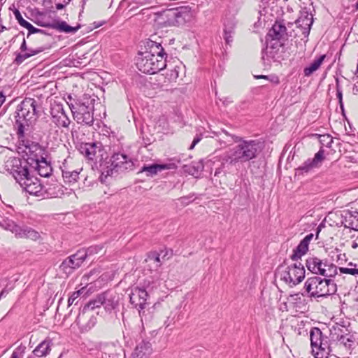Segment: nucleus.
<instances>
[{"label":"nucleus","instance_id":"34","mask_svg":"<svg viewBox=\"0 0 358 358\" xmlns=\"http://www.w3.org/2000/svg\"><path fill=\"white\" fill-rule=\"evenodd\" d=\"M101 306H102V301L101 299L100 294L97 295L96 298L93 300H91L86 304L85 306V309H89L91 310H94L97 308H99Z\"/></svg>","mask_w":358,"mask_h":358},{"label":"nucleus","instance_id":"22","mask_svg":"<svg viewBox=\"0 0 358 358\" xmlns=\"http://www.w3.org/2000/svg\"><path fill=\"white\" fill-rule=\"evenodd\" d=\"M236 26V21L235 19L227 20L224 23V38L227 44H229L233 41L232 34Z\"/></svg>","mask_w":358,"mask_h":358},{"label":"nucleus","instance_id":"43","mask_svg":"<svg viewBox=\"0 0 358 358\" xmlns=\"http://www.w3.org/2000/svg\"><path fill=\"white\" fill-rule=\"evenodd\" d=\"M352 224L353 226L354 229L358 231V215L355 216L354 219L352 220Z\"/></svg>","mask_w":358,"mask_h":358},{"label":"nucleus","instance_id":"17","mask_svg":"<svg viewBox=\"0 0 358 358\" xmlns=\"http://www.w3.org/2000/svg\"><path fill=\"white\" fill-rule=\"evenodd\" d=\"M307 268L313 273L322 275L325 263L315 257H310L306 259Z\"/></svg>","mask_w":358,"mask_h":358},{"label":"nucleus","instance_id":"14","mask_svg":"<svg viewBox=\"0 0 358 358\" xmlns=\"http://www.w3.org/2000/svg\"><path fill=\"white\" fill-rule=\"evenodd\" d=\"M74 120L78 124H90L93 122V117L87 106L80 105L77 110H72Z\"/></svg>","mask_w":358,"mask_h":358},{"label":"nucleus","instance_id":"12","mask_svg":"<svg viewBox=\"0 0 358 358\" xmlns=\"http://www.w3.org/2000/svg\"><path fill=\"white\" fill-rule=\"evenodd\" d=\"M79 150L89 160H96L98 155L102 152V145L100 143H82Z\"/></svg>","mask_w":358,"mask_h":358},{"label":"nucleus","instance_id":"48","mask_svg":"<svg viewBox=\"0 0 358 358\" xmlns=\"http://www.w3.org/2000/svg\"><path fill=\"white\" fill-rule=\"evenodd\" d=\"M96 248H97V247H96V246H95V247H91V248H89V250H88V252H90V253H92V252H96Z\"/></svg>","mask_w":358,"mask_h":358},{"label":"nucleus","instance_id":"42","mask_svg":"<svg viewBox=\"0 0 358 358\" xmlns=\"http://www.w3.org/2000/svg\"><path fill=\"white\" fill-rule=\"evenodd\" d=\"M201 140V138L200 137H196L194 138L193 141H192V143L191 145V146L189 147V149L190 150H192L194 149V148L195 147V145L199 143L200 142V141Z\"/></svg>","mask_w":358,"mask_h":358},{"label":"nucleus","instance_id":"47","mask_svg":"<svg viewBox=\"0 0 358 358\" xmlns=\"http://www.w3.org/2000/svg\"><path fill=\"white\" fill-rule=\"evenodd\" d=\"M254 77H255L256 79H265V80H268V76H264V75L254 76Z\"/></svg>","mask_w":358,"mask_h":358},{"label":"nucleus","instance_id":"51","mask_svg":"<svg viewBox=\"0 0 358 358\" xmlns=\"http://www.w3.org/2000/svg\"><path fill=\"white\" fill-rule=\"evenodd\" d=\"M275 83L278 84L279 83V79L278 78H275V80H273Z\"/></svg>","mask_w":358,"mask_h":358},{"label":"nucleus","instance_id":"52","mask_svg":"<svg viewBox=\"0 0 358 358\" xmlns=\"http://www.w3.org/2000/svg\"><path fill=\"white\" fill-rule=\"evenodd\" d=\"M357 8H358V3H357Z\"/></svg>","mask_w":358,"mask_h":358},{"label":"nucleus","instance_id":"32","mask_svg":"<svg viewBox=\"0 0 358 358\" xmlns=\"http://www.w3.org/2000/svg\"><path fill=\"white\" fill-rule=\"evenodd\" d=\"M296 23L298 27H304L305 29H310L313 24V17L306 14L304 17H300Z\"/></svg>","mask_w":358,"mask_h":358},{"label":"nucleus","instance_id":"16","mask_svg":"<svg viewBox=\"0 0 358 358\" xmlns=\"http://www.w3.org/2000/svg\"><path fill=\"white\" fill-rule=\"evenodd\" d=\"M153 352L152 344L148 341L138 343L132 354L133 358H149Z\"/></svg>","mask_w":358,"mask_h":358},{"label":"nucleus","instance_id":"26","mask_svg":"<svg viewBox=\"0 0 358 358\" xmlns=\"http://www.w3.org/2000/svg\"><path fill=\"white\" fill-rule=\"evenodd\" d=\"M43 50V48H38L36 49H33L31 48H28L26 52H24L23 54H19L16 57L15 61L17 63L20 64V63L23 62L26 59H27L31 56H34L35 55H37V54L41 52Z\"/></svg>","mask_w":358,"mask_h":358},{"label":"nucleus","instance_id":"20","mask_svg":"<svg viewBox=\"0 0 358 358\" xmlns=\"http://www.w3.org/2000/svg\"><path fill=\"white\" fill-rule=\"evenodd\" d=\"M172 169V164H152L144 165L141 170V173H146L147 176H153L157 175L159 172Z\"/></svg>","mask_w":358,"mask_h":358},{"label":"nucleus","instance_id":"4","mask_svg":"<svg viewBox=\"0 0 358 358\" xmlns=\"http://www.w3.org/2000/svg\"><path fill=\"white\" fill-rule=\"evenodd\" d=\"M305 288L310 296L324 297L336 292V285L331 280L320 277L309 278L305 282Z\"/></svg>","mask_w":358,"mask_h":358},{"label":"nucleus","instance_id":"45","mask_svg":"<svg viewBox=\"0 0 358 358\" xmlns=\"http://www.w3.org/2000/svg\"><path fill=\"white\" fill-rule=\"evenodd\" d=\"M27 44H26V41L24 39H23V42L20 46V50H22V52H27Z\"/></svg>","mask_w":358,"mask_h":358},{"label":"nucleus","instance_id":"31","mask_svg":"<svg viewBox=\"0 0 358 358\" xmlns=\"http://www.w3.org/2000/svg\"><path fill=\"white\" fill-rule=\"evenodd\" d=\"M338 273V267L334 264L325 263L322 275L328 278L334 277Z\"/></svg>","mask_w":358,"mask_h":358},{"label":"nucleus","instance_id":"27","mask_svg":"<svg viewBox=\"0 0 358 358\" xmlns=\"http://www.w3.org/2000/svg\"><path fill=\"white\" fill-rule=\"evenodd\" d=\"M79 173H80L77 171L64 170L62 171V176L64 182L71 185L77 182L79 178Z\"/></svg>","mask_w":358,"mask_h":358},{"label":"nucleus","instance_id":"24","mask_svg":"<svg viewBox=\"0 0 358 358\" xmlns=\"http://www.w3.org/2000/svg\"><path fill=\"white\" fill-rule=\"evenodd\" d=\"M14 15L18 23L23 27L24 28L27 29L29 31V34H34L40 31V29L34 27L31 23L25 20L20 12L18 10H15L14 11Z\"/></svg>","mask_w":358,"mask_h":358},{"label":"nucleus","instance_id":"5","mask_svg":"<svg viewBox=\"0 0 358 358\" xmlns=\"http://www.w3.org/2000/svg\"><path fill=\"white\" fill-rule=\"evenodd\" d=\"M312 353L315 358H328L330 352L328 338L324 336L319 328H313L310 332Z\"/></svg>","mask_w":358,"mask_h":358},{"label":"nucleus","instance_id":"38","mask_svg":"<svg viewBox=\"0 0 358 358\" xmlns=\"http://www.w3.org/2000/svg\"><path fill=\"white\" fill-rule=\"evenodd\" d=\"M339 271L341 273L358 275V268L340 267Z\"/></svg>","mask_w":358,"mask_h":358},{"label":"nucleus","instance_id":"49","mask_svg":"<svg viewBox=\"0 0 358 358\" xmlns=\"http://www.w3.org/2000/svg\"><path fill=\"white\" fill-rule=\"evenodd\" d=\"M337 97L340 100V103H341L342 101V93L339 91L337 92Z\"/></svg>","mask_w":358,"mask_h":358},{"label":"nucleus","instance_id":"11","mask_svg":"<svg viewBox=\"0 0 358 358\" xmlns=\"http://www.w3.org/2000/svg\"><path fill=\"white\" fill-rule=\"evenodd\" d=\"M10 231L14 233L17 238H27L32 241H36L40 238L39 234L29 227H21L15 223L9 224Z\"/></svg>","mask_w":358,"mask_h":358},{"label":"nucleus","instance_id":"15","mask_svg":"<svg viewBox=\"0 0 358 358\" xmlns=\"http://www.w3.org/2000/svg\"><path fill=\"white\" fill-rule=\"evenodd\" d=\"M102 306L107 311L114 310L118 306V296L113 292H105L100 294Z\"/></svg>","mask_w":358,"mask_h":358},{"label":"nucleus","instance_id":"1","mask_svg":"<svg viewBox=\"0 0 358 358\" xmlns=\"http://www.w3.org/2000/svg\"><path fill=\"white\" fill-rule=\"evenodd\" d=\"M5 168L27 192L41 195L43 187L39 180L31 173L26 164L22 165L20 158L10 157L5 163Z\"/></svg>","mask_w":358,"mask_h":358},{"label":"nucleus","instance_id":"9","mask_svg":"<svg viewBox=\"0 0 358 358\" xmlns=\"http://www.w3.org/2000/svg\"><path fill=\"white\" fill-rule=\"evenodd\" d=\"M187 13L180 12L177 9L169 10L163 15L164 21L163 22L165 27H180L186 22V16Z\"/></svg>","mask_w":358,"mask_h":358},{"label":"nucleus","instance_id":"2","mask_svg":"<svg viewBox=\"0 0 358 358\" xmlns=\"http://www.w3.org/2000/svg\"><path fill=\"white\" fill-rule=\"evenodd\" d=\"M136 65L144 73L154 74L163 70L166 66L164 48L160 44L152 42L149 50L138 52Z\"/></svg>","mask_w":358,"mask_h":358},{"label":"nucleus","instance_id":"30","mask_svg":"<svg viewBox=\"0 0 358 358\" xmlns=\"http://www.w3.org/2000/svg\"><path fill=\"white\" fill-rule=\"evenodd\" d=\"M53 118L55 120V122L58 127L67 128L71 122L70 120L63 112H61L57 116H53Z\"/></svg>","mask_w":358,"mask_h":358},{"label":"nucleus","instance_id":"50","mask_svg":"<svg viewBox=\"0 0 358 358\" xmlns=\"http://www.w3.org/2000/svg\"><path fill=\"white\" fill-rule=\"evenodd\" d=\"M6 29V27H4L3 25H0V33H2Z\"/></svg>","mask_w":358,"mask_h":358},{"label":"nucleus","instance_id":"19","mask_svg":"<svg viewBox=\"0 0 358 358\" xmlns=\"http://www.w3.org/2000/svg\"><path fill=\"white\" fill-rule=\"evenodd\" d=\"M268 35L273 40H280L287 35V28L282 22L276 21L269 30Z\"/></svg>","mask_w":358,"mask_h":358},{"label":"nucleus","instance_id":"10","mask_svg":"<svg viewBox=\"0 0 358 358\" xmlns=\"http://www.w3.org/2000/svg\"><path fill=\"white\" fill-rule=\"evenodd\" d=\"M148 294L145 289L136 287L131 289L129 294V299L131 304L135 307H138L140 316L144 313L143 309L145 308Z\"/></svg>","mask_w":358,"mask_h":358},{"label":"nucleus","instance_id":"6","mask_svg":"<svg viewBox=\"0 0 358 358\" xmlns=\"http://www.w3.org/2000/svg\"><path fill=\"white\" fill-rule=\"evenodd\" d=\"M280 280L289 286L296 285L305 278V268L301 263H294L280 273Z\"/></svg>","mask_w":358,"mask_h":358},{"label":"nucleus","instance_id":"28","mask_svg":"<svg viewBox=\"0 0 358 358\" xmlns=\"http://www.w3.org/2000/svg\"><path fill=\"white\" fill-rule=\"evenodd\" d=\"M55 28L61 32L69 34L76 33L80 28V26L78 24L76 27H72L69 25L66 22L62 21L57 23Z\"/></svg>","mask_w":358,"mask_h":358},{"label":"nucleus","instance_id":"8","mask_svg":"<svg viewBox=\"0 0 358 358\" xmlns=\"http://www.w3.org/2000/svg\"><path fill=\"white\" fill-rule=\"evenodd\" d=\"M86 256V252L78 251L64 260L60 265V269L66 275L72 273L83 264Z\"/></svg>","mask_w":358,"mask_h":358},{"label":"nucleus","instance_id":"46","mask_svg":"<svg viewBox=\"0 0 358 358\" xmlns=\"http://www.w3.org/2000/svg\"><path fill=\"white\" fill-rule=\"evenodd\" d=\"M352 248L355 250H357L358 253V238L355 241L352 242Z\"/></svg>","mask_w":358,"mask_h":358},{"label":"nucleus","instance_id":"39","mask_svg":"<svg viewBox=\"0 0 358 358\" xmlns=\"http://www.w3.org/2000/svg\"><path fill=\"white\" fill-rule=\"evenodd\" d=\"M22 122L23 121L16 122L18 124L17 134L19 139H21L24 136V125Z\"/></svg>","mask_w":358,"mask_h":358},{"label":"nucleus","instance_id":"18","mask_svg":"<svg viewBox=\"0 0 358 358\" xmlns=\"http://www.w3.org/2000/svg\"><path fill=\"white\" fill-rule=\"evenodd\" d=\"M52 342L49 338L41 342L34 350L33 353L38 357H44L50 354Z\"/></svg>","mask_w":358,"mask_h":358},{"label":"nucleus","instance_id":"37","mask_svg":"<svg viewBox=\"0 0 358 358\" xmlns=\"http://www.w3.org/2000/svg\"><path fill=\"white\" fill-rule=\"evenodd\" d=\"M85 289V287H82L78 290L73 292L68 299L69 306H71L74 301L80 296L82 292Z\"/></svg>","mask_w":358,"mask_h":358},{"label":"nucleus","instance_id":"41","mask_svg":"<svg viewBox=\"0 0 358 358\" xmlns=\"http://www.w3.org/2000/svg\"><path fill=\"white\" fill-rule=\"evenodd\" d=\"M90 274H85L84 275L83 277H82V282L80 283V285H85L84 287H85L86 285H88V281H89V279H90Z\"/></svg>","mask_w":358,"mask_h":358},{"label":"nucleus","instance_id":"40","mask_svg":"<svg viewBox=\"0 0 358 358\" xmlns=\"http://www.w3.org/2000/svg\"><path fill=\"white\" fill-rule=\"evenodd\" d=\"M324 159V150H320L315 155V157L311 159L317 166L319 162H321Z\"/></svg>","mask_w":358,"mask_h":358},{"label":"nucleus","instance_id":"13","mask_svg":"<svg viewBox=\"0 0 358 358\" xmlns=\"http://www.w3.org/2000/svg\"><path fill=\"white\" fill-rule=\"evenodd\" d=\"M313 234H309L300 241L297 247L293 250V253L291 256L292 259L297 260L307 254L309 249V245L313 239Z\"/></svg>","mask_w":358,"mask_h":358},{"label":"nucleus","instance_id":"23","mask_svg":"<svg viewBox=\"0 0 358 358\" xmlns=\"http://www.w3.org/2000/svg\"><path fill=\"white\" fill-rule=\"evenodd\" d=\"M326 55H322L317 59H315L308 66L303 69V74L306 77L310 76L315 71L319 69L322 64Z\"/></svg>","mask_w":358,"mask_h":358},{"label":"nucleus","instance_id":"25","mask_svg":"<svg viewBox=\"0 0 358 358\" xmlns=\"http://www.w3.org/2000/svg\"><path fill=\"white\" fill-rule=\"evenodd\" d=\"M128 162V157L124 154L115 153L111 157V164L114 168H124V164Z\"/></svg>","mask_w":358,"mask_h":358},{"label":"nucleus","instance_id":"36","mask_svg":"<svg viewBox=\"0 0 358 358\" xmlns=\"http://www.w3.org/2000/svg\"><path fill=\"white\" fill-rule=\"evenodd\" d=\"M38 172L43 177H48L50 175L51 169L46 164H45L44 166L38 165Z\"/></svg>","mask_w":358,"mask_h":358},{"label":"nucleus","instance_id":"33","mask_svg":"<svg viewBox=\"0 0 358 358\" xmlns=\"http://www.w3.org/2000/svg\"><path fill=\"white\" fill-rule=\"evenodd\" d=\"M287 301L294 304H303L304 299L303 295L301 293H296L293 294H290L287 297Z\"/></svg>","mask_w":358,"mask_h":358},{"label":"nucleus","instance_id":"35","mask_svg":"<svg viewBox=\"0 0 358 358\" xmlns=\"http://www.w3.org/2000/svg\"><path fill=\"white\" fill-rule=\"evenodd\" d=\"M316 166H317L314 163V162H313L311 159H308L301 166H299L298 170L307 173L310 169Z\"/></svg>","mask_w":358,"mask_h":358},{"label":"nucleus","instance_id":"21","mask_svg":"<svg viewBox=\"0 0 358 358\" xmlns=\"http://www.w3.org/2000/svg\"><path fill=\"white\" fill-rule=\"evenodd\" d=\"M24 146V152L27 155H29L30 159L38 162V157L41 152V147L40 145L34 142H27V144H25Z\"/></svg>","mask_w":358,"mask_h":358},{"label":"nucleus","instance_id":"7","mask_svg":"<svg viewBox=\"0 0 358 358\" xmlns=\"http://www.w3.org/2000/svg\"><path fill=\"white\" fill-rule=\"evenodd\" d=\"M15 113L16 122H31L36 115V101L31 98L24 99L17 105Z\"/></svg>","mask_w":358,"mask_h":358},{"label":"nucleus","instance_id":"44","mask_svg":"<svg viewBox=\"0 0 358 358\" xmlns=\"http://www.w3.org/2000/svg\"><path fill=\"white\" fill-rule=\"evenodd\" d=\"M10 358H22V355L18 351H13Z\"/></svg>","mask_w":358,"mask_h":358},{"label":"nucleus","instance_id":"29","mask_svg":"<svg viewBox=\"0 0 358 358\" xmlns=\"http://www.w3.org/2000/svg\"><path fill=\"white\" fill-rule=\"evenodd\" d=\"M146 262L149 266H152L154 270H157L161 266L159 255L155 252L149 254Z\"/></svg>","mask_w":358,"mask_h":358},{"label":"nucleus","instance_id":"3","mask_svg":"<svg viewBox=\"0 0 358 358\" xmlns=\"http://www.w3.org/2000/svg\"><path fill=\"white\" fill-rule=\"evenodd\" d=\"M232 138L236 145L227 152L224 159L226 162L235 165L239 162H248L256 157L259 148L257 141L245 140L236 136H234Z\"/></svg>","mask_w":358,"mask_h":358}]
</instances>
